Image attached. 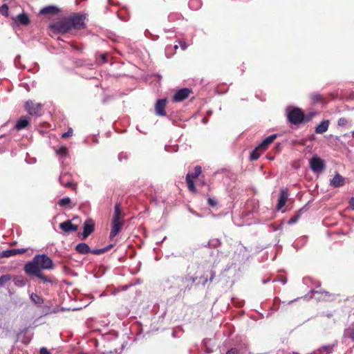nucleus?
<instances>
[{
  "instance_id": "f257e3e1",
  "label": "nucleus",
  "mask_w": 354,
  "mask_h": 354,
  "mask_svg": "<svg viewBox=\"0 0 354 354\" xmlns=\"http://www.w3.org/2000/svg\"><path fill=\"white\" fill-rule=\"evenodd\" d=\"M55 265L52 259L46 254H37L32 260L25 264L24 270L25 272L30 276H35L44 283H53L51 277L44 275L42 270H53Z\"/></svg>"
},
{
  "instance_id": "f03ea898",
  "label": "nucleus",
  "mask_w": 354,
  "mask_h": 354,
  "mask_svg": "<svg viewBox=\"0 0 354 354\" xmlns=\"http://www.w3.org/2000/svg\"><path fill=\"white\" fill-rule=\"evenodd\" d=\"M85 17L80 13H74L62 20L50 25V28L55 32L65 34L71 30L86 28Z\"/></svg>"
},
{
  "instance_id": "7ed1b4c3",
  "label": "nucleus",
  "mask_w": 354,
  "mask_h": 354,
  "mask_svg": "<svg viewBox=\"0 0 354 354\" xmlns=\"http://www.w3.org/2000/svg\"><path fill=\"white\" fill-rule=\"evenodd\" d=\"M288 120L292 124H300L305 120L304 113L301 109L294 108L288 112Z\"/></svg>"
},
{
  "instance_id": "20e7f679",
  "label": "nucleus",
  "mask_w": 354,
  "mask_h": 354,
  "mask_svg": "<svg viewBox=\"0 0 354 354\" xmlns=\"http://www.w3.org/2000/svg\"><path fill=\"white\" fill-rule=\"evenodd\" d=\"M202 173V168L201 166L197 165L194 167V173L190 174L188 173L186 175V183L187 185L188 189L194 193L196 194L197 192L194 179L197 178Z\"/></svg>"
},
{
  "instance_id": "39448f33",
  "label": "nucleus",
  "mask_w": 354,
  "mask_h": 354,
  "mask_svg": "<svg viewBox=\"0 0 354 354\" xmlns=\"http://www.w3.org/2000/svg\"><path fill=\"white\" fill-rule=\"evenodd\" d=\"M42 106L40 103H36L28 100L25 104L26 111L31 115H40Z\"/></svg>"
},
{
  "instance_id": "423d86ee",
  "label": "nucleus",
  "mask_w": 354,
  "mask_h": 354,
  "mask_svg": "<svg viewBox=\"0 0 354 354\" xmlns=\"http://www.w3.org/2000/svg\"><path fill=\"white\" fill-rule=\"evenodd\" d=\"M310 167L313 172L318 173L324 169L325 164L322 159L315 156L310 160Z\"/></svg>"
},
{
  "instance_id": "0eeeda50",
  "label": "nucleus",
  "mask_w": 354,
  "mask_h": 354,
  "mask_svg": "<svg viewBox=\"0 0 354 354\" xmlns=\"http://www.w3.org/2000/svg\"><path fill=\"white\" fill-rule=\"evenodd\" d=\"M59 183L66 188H70L72 190H76L77 184L73 183L71 175L68 174H64L59 177Z\"/></svg>"
},
{
  "instance_id": "6e6552de",
  "label": "nucleus",
  "mask_w": 354,
  "mask_h": 354,
  "mask_svg": "<svg viewBox=\"0 0 354 354\" xmlns=\"http://www.w3.org/2000/svg\"><path fill=\"white\" fill-rule=\"evenodd\" d=\"M13 21L12 26H26L30 24V20L28 15L24 12L17 15L16 17H12Z\"/></svg>"
},
{
  "instance_id": "1a4fd4ad",
  "label": "nucleus",
  "mask_w": 354,
  "mask_h": 354,
  "mask_svg": "<svg viewBox=\"0 0 354 354\" xmlns=\"http://www.w3.org/2000/svg\"><path fill=\"white\" fill-rule=\"evenodd\" d=\"M95 230V223L93 219L86 220L83 224L82 239H86Z\"/></svg>"
},
{
  "instance_id": "9d476101",
  "label": "nucleus",
  "mask_w": 354,
  "mask_h": 354,
  "mask_svg": "<svg viewBox=\"0 0 354 354\" xmlns=\"http://www.w3.org/2000/svg\"><path fill=\"white\" fill-rule=\"evenodd\" d=\"M191 92V90L189 88H181L176 92L172 100L176 102H182L189 97Z\"/></svg>"
},
{
  "instance_id": "9b49d317",
  "label": "nucleus",
  "mask_w": 354,
  "mask_h": 354,
  "mask_svg": "<svg viewBox=\"0 0 354 354\" xmlns=\"http://www.w3.org/2000/svg\"><path fill=\"white\" fill-rule=\"evenodd\" d=\"M111 225L112 228L109 235L111 239H113L120 232L124 225V221L112 220Z\"/></svg>"
},
{
  "instance_id": "f8f14e48",
  "label": "nucleus",
  "mask_w": 354,
  "mask_h": 354,
  "mask_svg": "<svg viewBox=\"0 0 354 354\" xmlns=\"http://www.w3.org/2000/svg\"><path fill=\"white\" fill-rule=\"evenodd\" d=\"M28 251L27 248L10 249L3 251L0 254L1 258H8L17 254H23Z\"/></svg>"
},
{
  "instance_id": "ddd939ff",
  "label": "nucleus",
  "mask_w": 354,
  "mask_h": 354,
  "mask_svg": "<svg viewBox=\"0 0 354 354\" xmlns=\"http://www.w3.org/2000/svg\"><path fill=\"white\" fill-rule=\"evenodd\" d=\"M167 104L166 99L158 100L155 104L156 114L159 116L166 115L165 107Z\"/></svg>"
},
{
  "instance_id": "4468645a",
  "label": "nucleus",
  "mask_w": 354,
  "mask_h": 354,
  "mask_svg": "<svg viewBox=\"0 0 354 354\" xmlns=\"http://www.w3.org/2000/svg\"><path fill=\"white\" fill-rule=\"evenodd\" d=\"M59 228L64 232L68 233L71 232H76L78 230L77 225L73 224L71 221H66L59 224Z\"/></svg>"
},
{
  "instance_id": "2eb2a0df",
  "label": "nucleus",
  "mask_w": 354,
  "mask_h": 354,
  "mask_svg": "<svg viewBox=\"0 0 354 354\" xmlns=\"http://www.w3.org/2000/svg\"><path fill=\"white\" fill-rule=\"evenodd\" d=\"M288 198V193L287 189H281L280 191L278 203L276 209L280 210L286 204Z\"/></svg>"
},
{
  "instance_id": "dca6fc26",
  "label": "nucleus",
  "mask_w": 354,
  "mask_h": 354,
  "mask_svg": "<svg viewBox=\"0 0 354 354\" xmlns=\"http://www.w3.org/2000/svg\"><path fill=\"white\" fill-rule=\"evenodd\" d=\"M60 10L55 6H48L40 10L39 14L43 15H55L58 14Z\"/></svg>"
},
{
  "instance_id": "f3484780",
  "label": "nucleus",
  "mask_w": 354,
  "mask_h": 354,
  "mask_svg": "<svg viewBox=\"0 0 354 354\" xmlns=\"http://www.w3.org/2000/svg\"><path fill=\"white\" fill-rule=\"evenodd\" d=\"M277 137V134H273L267 137L258 145L259 148L261 149V151H265L268 149V146L274 142Z\"/></svg>"
},
{
  "instance_id": "a211bd4d",
  "label": "nucleus",
  "mask_w": 354,
  "mask_h": 354,
  "mask_svg": "<svg viewBox=\"0 0 354 354\" xmlns=\"http://www.w3.org/2000/svg\"><path fill=\"white\" fill-rule=\"evenodd\" d=\"M330 184L333 187H342L344 185V178L340 174H337L330 180Z\"/></svg>"
},
{
  "instance_id": "6ab92c4d",
  "label": "nucleus",
  "mask_w": 354,
  "mask_h": 354,
  "mask_svg": "<svg viewBox=\"0 0 354 354\" xmlns=\"http://www.w3.org/2000/svg\"><path fill=\"white\" fill-rule=\"evenodd\" d=\"M328 127L329 120H323L319 125L316 127L315 131L316 133L322 134L327 131Z\"/></svg>"
},
{
  "instance_id": "aec40b11",
  "label": "nucleus",
  "mask_w": 354,
  "mask_h": 354,
  "mask_svg": "<svg viewBox=\"0 0 354 354\" xmlns=\"http://www.w3.org/2000/svg\"><path fill=\"white\" fill-rule=\"evenodd\" d=\"M75 250L81 254H86L89 252H91V249L88 244L85 243H78L75 246Z\"/></svg>"
},
{
  "instance_id": "412c9836",
  "label": "nucleus",
  "mask_w": 354,
  "mask_h": 354,
  "mask_svg": "<svg viewBox=\"0 0 354 354\" xmlns=\"http://www.w3.org/2000/svg\"><path fill=\"white\" fill-rule=\"evenodd\" d=\"M30 123V120L28 118L24 117L21 118L17 122L15 125V129L18 131L25 129L28 127Z\"/></svg>"
},
{
  "instance_id": "4be33fe9",
  "label": "nucleus",
  "mask_w": 354,
  "mask_h": 354,
  "mask_svg": "<svg viewBox=\"0 0 354 354\" xmlns=\"http://www.w3.org/2000/svg\"><path fill=\"white\" fill-rule=\"evenodd\" d=\"M122 217H123V216L122 214L121 205H120V203H117L115 205L114 214H113V219L112 220L124 221Z\"/></svg>"
},
{
  "instance_id": "5701e85b",
  "label": "nucleus",
  "mask_w": 354,
  "mask_h": 354,
  "mask_svg": "<svg viewBox=\"0 0 354 354\" xmlns=\"http://www.w3.org/2000/svg\"><path fill=\"white\" fill-rule=\"evenodd\" d=\"M344 337L348 338L354 342V322L344 330Z\"/></svg>"
},
{
  "instance_id": "b1692460",
  "label": "nucleus",
  "mask_w": 354,
  "mask_h": 354,
  "mask_svg": "<svg viewBox=\"0 0 354 354\" xmlns=\"http://www.w3.org/2000/svg\"><path fill=\"white\" fill-rule=\"evenodd\" d=\"M304 212V207L299 209L297 211L295 214L290 218V219L288 221V224L292 225L296 223L300 218L302 213Z\"/></svg>"
},
{
  "instance_id": "393cba45",
  "label": "nucleus",
  "mask_w": 354,
  "mask_h": 354,
  "mask_svg": "<svg viewBox=\"0 0 354 354\" xmlns=\"http://www.w3.org/2000/svg\"><path fill=\"white\" fill-rule=\"evenodd\" d=\"M263 151H261V149L257 146L256 148L250 153V160L251 161L257 160Z\"/></svg>"
},
{
  "instance_id": "a878e982",
  "label": "nucleus",
  "mask_w": 354,
  "mask_h": 354,
  "mask_svg": "<svg viewBox=\"0 0 354 354\" xmlns=\"http://www.w3.org/2000/svg\"><path fill=\"white\" fill-rule=\"evenodd\" d=\"M13 281L16 286L24 287L26 286L27 280L23 276L19 275L15 277Z\"/></svg>"
},
{
  "instance_id": "bb28decb",
  "label": "nucleus",
  "mask_w": 354,
  "mask_h": 354,
  "mask_svg": "<svg viewBox=\"0 0 354 354\" xmlns=\"http://www.w3.org/2000/svg\"><path fill=\"white\" fill-rule=\"evenodd\" d=\"M113 247V244H109L106 247L100 249L91 250V253L95 255H100L106 253Z\"/></svg>"
},
{
  "instance_id": "cd10ccee",
  "label": "nucleus",
  "mask_w": 354,
  "mask_h": 354,
  "mask_svg": "<svg viewBox=\"0 0 354 354\" xmlns=\"http://www.w3.org/2000/svg\"><path fill=\"white\" fill-rule=\"evenodd\" d=\"M310 99L314 103H321L324 102L323 96L317 93H313L310 95Z\"/></svg>"
},
{
  "instance_id": "c85d7f7f",
  "label": "nucleus",
  "mask_w": 354,
  "mask_h": 354,
  "mask_svg": "<svg viewBox=\"0 0 354 354\" xmlns=\"http://www.w3.org/2000/svg\"><path fill=\"white\" fill-rule=\"evenodd\" d=\"M31 300L35 302L36 304H42L44 303V299L42 297L39 296L36 293H32L30 295Z\"/></svg>"
},
{
  "instance_id": "c756f323",
  "label": "nucleus",
  "mask_w": 354,
  "mask_h": 354,
  "mask_svg": "<svg viewBox=\"0 0 354 354\" xmlns=\"http://www.w3.org/2000/svg\"><path fill=\"white\" fill-rule=\"evenodd\" d=\"M12 279L10 274H4L0 277V287L4 286Z\"/></svg>"
},
{
  "instance_id": "7c9ffc66",
  "label": "nucleus",
  "mask_w": 354,
  "mask_h": 354,
  "mask_svg": "<svg viewBox=\"0 0 354 354\" xmlns=\"http://www.w3.org/2000/svg\"><path fill=\"white\" fill-rule=\"evenodd\" d=\"M71 203V200L68 197L63 198L60 199L58 202V204L61 207H66L67 205H69Z\"/></svg>"
},
{
  "instance_id": "2f4dec72",
  "label": "nucleus",
  "mask_w": 354,
  "mask_h": 354,
  "mask_svg": "<svg viewBox=\"0 0 354 354\" xmlns=\"http://www.w3.org/2000/svg\"><path fill=\"white\" fill-rule=\"evenodd\" d=\"M57 153L62 156H66L68 154V149L66 147H61L57 150Z\"/></svg>"
},
{
  "instance_id": "473e14b6",
  "label": "nucleus",
  "mask_w": 354,
  "mask_h": 354,
  "mask_svg": "<svg viewBox=\"0 0 354 354\" xmlns=\"http://www.w3.org/2000/svg\"><path fill=\"white\" fill-rule=\"evenodd\" d=\"M0 13L6 17L8 16V6L6 4L0 6Z\"/></svg>"
},
{
  "instance_id": "72a5a7b5",
  "label": "nucleus",
  "mask_w": 354,
  "mask_h": 354,
  "mask_svg": "<svg viewBox=\"0 0 354 354\" xmlns=\"http://www.w3.org/2000/svg\"><path fill=\"white\" fill-rule=\"evenodd\" d=\"M337 124L341 127L346 126L348 124V120L345 118H340L337 121Z\"/></svg>"
},
{
  "instance_id": "f704fd0d",
  "label": "nucleus",
  "mask_w": 354,
  "mask_h": 354,
  "mask_svg": "<svg viewBox=\"0 0 354 354\" xmlns=\"http://www.w3.org/2000/svg\"><path fill=\"white\" fill-rule=\"evenodd\" d=\"M73 129L71 128H69L66 132H65L64 133L62 134V138L66 139V138L71 136L73 135Z\"/></svg>"
},
{
  "instance_id": "c9c22d12",
  "label": "nucleus",
  "mask_w": 354,
  "mask_h": 354,
  "mask_svg": "<svg viewBox=\"0 0 354 354\" xmlns=\"http://www.w3.org/2000/svg\"><path fill=\"white\" fill-rule=\"evenodd\" d=\"M207 203L211 207H215L217 205V201L216 199L212 198H208L207 199Z\"/></svg>"
},
{
  "instance_id": "e433bc0d",
  "label": "nucleus",
  "mask_w": 354,
  "mask_h": 354,
  "mask_svg": "<svg viewBox=\"0 0 354 354\" xmlns=\"http://www.w3.org/2000/svg\"><path fill=\"white\" fill-rule=\"evenodd\" d=\"M332 350H333V346L330 345L323 346L321 348V351H324L327 353H331Z\"/></svg>"
},
{
  "instance_id": "4c0bfd02",
  "label": "nucleus",
  "mask_w": 354,
  "mask_h": 354,
  "mask_svg": "<svg viewBox=\"0 0 354 354\" xmlns=\"http://www.w3.org/2000/svg\"><path fill=\"white\" fill-rule=\"evenodd\" d=\"M179 46L182 48V50H185L187 48V43L183 40L178 41Z\"/></svg>"
},
{
  "instance_id": "58836bf2",
  "label": "nucleus",
  "mask_w": 354,
  "mask_h": 354,
  "mask_svg": "<svg viewBox=\"0 0 354 354\" xmlns=\"http://www.w3.org/2000/svg\"><path fill=\"white\" fill-rule=\"evenodd\" d=\"M226 354H239V352L237 348H231L227 351Z\"/></svg>"
},
{
  "instance_id": "ea45409f",
  "label": "nucleus",
  "mask_w": 354,
  "mask_h": 354,
  "mask_svg": "<svg viewBox=\"0 0 354 354\" xmlns=\"http://www.w3.org/2000/svg\"><path fill=\"white\" fill-rule=\"evenodd\" d=\"M39 354H51L50 352L45 347L40 348Z\"/></svg>"
},
{
  "instance_id": "a19ab883",
  "label": "nucleus",
  "mask_w": 354,
  "mask_h": 354,
  "mask_svg": "<svg viewBox=\"0 0 354 354\" xmlns=\"http://www.w3.org/2000/svg\"><path fill=\"white\" fill-rule=\"evenodd\" d=\"M349 206L352 209H354V197H352L349 201Z\"/></svg>"
},
{
  "instance_id": "79ce46f5",
  "label": "nucleus",
  "mask_w": 354,
  "mask_h": 354,
  "mask_svg": "<svg viewBox=\"0 0 354 354\" xmlns=\"http://www.w3.org/2000/svg\"><path fill=\"white\" fill-rule=\"evenodd\" d=\"M215 275H216V272L214 271V270H211L210 271V277H209V281H212L214 278L215 277Z\"/></svg>"
},
{
  "instance_id": "37998d69",
  "label": "nucleus",
  "mask_w": 354,
  "mask_h": 354,
  "mask_svg": "<svg viewBox=\"0 0 354 354\" xmlns=\"http://www.w3.org/2000/svg\"><path fill=\"white\" fill-rule=\"evenodd\" d=\"M201 279H203L202 284H203V286H205V285L207 283V281H208V279H207V276H206V277H204V276H203V277H201Z\"/></svg>"
},
{
  "instance_id": "c03bdc74",
  "label": "nucleus",
  "mask_w": 354,
  "mask_h": 354,
  "mask_svg": "<svg viewBox=\"0 0 354 354\" xmlns=\"http://www.w3.org/2000/svg\"><path fill=\"white\" fill-rule=\"evenodd\" d=\"M101 59H102L103 62H106V55L105 54L102 55Z\"/></svg>"
},
{
  "instance_id": "a18cd8bd",
  "label": "nucleus",
  "mask_w": 354,
  "mask_h": 354,
  "mask_svg": "<svg viewBox=\"0 0 354 354\" xmlns=\"http://www.w3.org/2000/svg\"><path fill=\"white\" fill-rule=\"evenodd\" d=\"M196 278L195 277H189V280H191L192 283H194L196 281Z\"/></svg>"
},
{
  "instance_id": "49530a36",
  "label": "nucleus",
  "mask_w": 354,
  "mask_h": 354,
  "mask_svg": "<svg viewBox=\"0 0 354 354\" xmlns=\"http://www.w3.org/2000/svg\"><path fill=\"white\" fill-rule=\"evenodd\" d=\"M16 244V242H13L12 243H10L11 245H15Z\"/></svg>"
},
{
  "instance_id": "de8ad7c7",
  "label": "nucleus",
  "mask_w": 354,
  "mask_h": 354,
  "mask_svg": "<svg viewBox=\"0 0 354 354\" xmlns=\"http://www.w3.org/2000/svg\"><path fill=\"white\" fill-rule=\"evenodd\" d=\"M178 45H175L174 48L176 50L178 48Z\"/></svg>"
},
{
  "instance_id": "09e8293b",
  "label": "nucleus",
  "mask_w": 354,
  "mask_h": 354,
  "mask_svg": "<svg viewBox=\"0 0 354 354\" xmlns=\"http://www.w3.org/2000/svg\"><path fill=\"white\" fill-rule=\"evenodd\" d=\"M201 184H202L203 185H205V182H204V181L201 182Z\"/></svg>"
},
{
  "instance_id": "8fccbe9b",
  "label": "nucleus",
  "mask_w": 354,
  "mask_h": 354,
  "mask_svg": "<svg viewBox=\"0 0 354 354\" xmlns=\"http://www.w3.org/2000/svg\"><path fill=\"white\" fill-rule=\"evenodd\" d=\"M277 149H279V148H280L279 145L277 147Z\"/></svg>"
}]
</instances>
